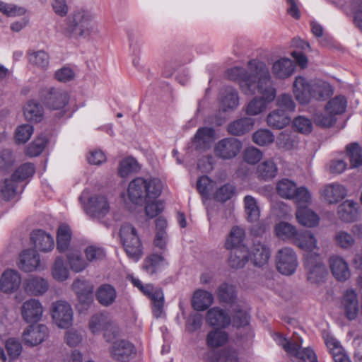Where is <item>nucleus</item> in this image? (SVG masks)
Returning a JSON list of instances; mask_svg holds the SVG:
<instances>
[{
  "mask_svg": "<svg viewBox=\"0 0 362 362\" xmlns=\"http://www.w3.org/2000/svg\"><path fill=\"white\" fill-rule=\"evenodd\" d=\"M225 76L227 79L238 83L244 95L260 94V96L253 97L245 105V112L249 116L263 113L276 96L269 68L265 62L259 59L250 60L247 70L241 66L228 69Z\"/></svg>",
  "mask_w": 362,
  "mask_h": 362,
  "instance_id": "obj_1",
  "label": "nucleus"
},
{
  "mask_svg": "<svg viewBox=\"0 0 362 362\" xmlns=\"http://www.w3.org/2000/svg\"><path fill=\"white\" fill-rule=\"evenodd\" d=\"M100 33L95 14L88 9L80 8L70 16L68 24L63 30L64 35L71 39L93 40Z\"/></svg>",
  "mask_w": 362,
  "mask_h": 362,
  "instance_id": "obj_2",
  "label": "nucleus"
},
{
  "mask_svg": "<svg viewBox=\"0 0 362 362\" xmlns=\"http://www.w3.org/2000/svg\"><path fill=\"white\" fill-rule=\"evenodd\" d=\"M293 94L300 104H308L312 100H324L332 93L330 84L320 79L308 80L302 76L295 78Z\"/></svg>",
  "mask_w": 362,
  "mask_h": 362,
  "instance_id": "obj_3",
  "label": "nucleus"
},
{
  "mask_svg": "<svg viewBox=\"0 0 362 362\" xmlns=\"http://www.w3.org/2000/svg\"><path fill=\"white\" fill-rule=\"evenodd\" d=\"M163 184L158 178L136 177L132 180L127 188L129 201L137 205L156 199L162 192Z\"/></svg>",
  "mask_w": 362,
  "mask_h": 362,
  "instance_id": "obj_4",
  "label": "nucleus"
},
{
  "mask_svg": "<svg viewBox=\"0 0 362 362\" xmlns=\"http://www.w3.org/2000/svg\"><path fill=\"white\" fill-rule=\"evenodd\" d=\"M216 295L221 302L231 305L230 310L234 313L232 320L234 326L243 327L249 324L250 315L244 304L236 300V291L233 285L221 284L217 289Z\"/></svg>",
  "mask_w": 362,
  "mask_h": 362,
  "instance_id": "obj_5",
  "label": "nucleus"
},
{
  "mask_svg": "<svg viewBox=\"0 0 362 362\" xmlns=\"http://www.w3.org/2000/svg\"><path fill=\"white\" fill-rule=\"evenodd\" d=\"M119 238L127 257L134 262L142 257V243L136 229L129 223H124L119 228Z\"/></svg>",
  "mask_w": 362,
  "mask_h": 362,
  "instance_id": "obj_6",
  "label": "nucleus"
},
{
  "mask_svg": "<svg viewBox=\"0 0 362 362\" xmlns=\"http://www.w3.org/2000/svg\"><path fill=\"white\" fill-rule=\"evenodd\" d=\"M79 201L85 212L92 218H101L109 212V203L104 195L91 194L89 190L86 189L79 197Z\"/></svg>",
  "mask_w": 362,
  "mask_h": 362,
  "instance_id": "obj_7",
  "label": "nucleus"
},
{
  "mask_svg": "<svg viewBox=\"0 0 362 362\" xmlns=\"http://www.w3.org/2000/svg\"><path fill=\"white\" fill-rule=\"evenodd\" d=\"M50 314L54 325L60 329L70 327L74 321V311L69 303L58 300L51 305Z\"/></svg>",
  "mask_w": 362,
  "mask_h": 362,
  "instance_id": "obj_8",
  "label": "nucleus"
},
{
  "mask_svg": "<svg viewBox=\"0 0 362 362\" xmlns=\"http://www.w3.org/2000/svg\"><path fill=\"white\" fill-rule=\"evenodd\" d=\"M274 341L281 346L288 354L292 355L303 362H317V356L313 350L306 348L300 349L301 343H293L284 338L281 334H275Z\"/></svg>",
  "mask_w": 362,
  "mask_h": 362,
  "instance_id": "obj_9",
  "label": "nucleus"
},
{
  "mask_svg": "<svg viewBox=\"0 0 362 362\" xmlns=\"http://www.w3.org/2000/svg\"><path fill=\"white\" fill-rule=\"evenodd\" d=\"M49 336V330L45 325L35 323L23 329L21 340L25 346L34 347L46 341Z\"/></svg>",
  "mask_w": 362,
  "mask_h": 362,
  "instance_id": "obj_10",
  "label": "nucleus"
},
{
  "mask_svg": "<svg viewBox=\"0 0 362 362\" xmlns=\"http://www.w3.org/2000/svg\"><path fill=\"white\" fill-rule=\"evenodd\" d=\"M275 258L276 268L281 274L291 275L296 270L298 257L293 248L285 247L279 250Z\"/></svg>",
  "mask_w": 362,
  "mask_h": 362,
  "instance_id": "obj_11",
  "label": "nucleus"
},
{
  "mask_svg": "<svg viewBox=\"0 0 362 362\" xmlns=\"http://www.w3.org/2000/svg\"><path fill=\"white\" fill-rule=\"evenodd\" d=\"M305 267L308 280L311 283L321 281L327 274L319 253L307 254L305 257Z\"/></svg>",
  "mask_w": 362,
  "mask_h": 362,
  "instance_id": "obj_12",
  "label": "nucleus"
},
{
  "mask_svg": "<svg viewBox=\"0 0 362 362\" xmlns=\"http://www.w3.org/2000/svg\"><path fill=\"white\" fill-rule=\"evenodd\" d=\"M46 106L52 110H62L69 103V93L59 88H49L42 93Z\"/></svg>",
  "mask_w": 362,
  "mask_h": 362,
  "instance_id": "obj_13",
  "label": "nucleus"
},
{
  "mask_svg": "<svg viewBox=\"0 0 362 362\" xmlns=\"http://www.w3.org/2000/svg\"><path fill=\"white\" fill-rule=\"evenodd\" d=\"M242 148V143L235 138L228 137L218 141L214 146L215 155L221 159L229 160L235 157Z\"/></svg>",
  "mask_w": 362,
  "mask_h": 362,
  "instance_id": "obj_14",
  "label": "nucleus"
},
{
  "mask_svg": "<svg viewBox=\"0 0 362 362\" xmlns=\"http://www.w3.org/2000/svg\"><path fill=\"white\" fill-rule=\"evenodd\" d=\"M44 308L41 302L35 298L25 300L21 305L22 319L27 323L37 322L42 319Z\"/></svg>",
  "mask_w": 362,
  "mask_h": 362,
  "instance_id": "obj_15",
  "label": "nucleus"
},
{
  "mask_svg": "<svg viewBox=\"0 0 362 362\" xmlns=\"http://www.w3.org/2000/svg\"><path fill=\"white\" fill-rule=\"evenodd\" d=\"M18 267L25 272H31L43 270L45 266L41 263L40 255L35 250L28 249L21 252Z\"/></svg>",
  "mask_w": 362,
  "mask_h": 362,
  "instance_id": "obj_16",
  "label": "nucleus"
},
{
  "mask_svg": "<svg viewBox=\"0 0 362 362\" xmlns=\"http://www.w3.org/2000/svg\"><path fill=\"white\" fill-rule=\"evenodd\" d=\"M220 107L223 112H233L240 105L238 91L233 87L223 88L219 93Z\"/></svg>",
  "mask_w": 362,
  "mask_h": 362,
  "instance_id": "obj_17",
  "label": "nucleus"
},
{
  "mask_svg": "<svg viewBox=\"0 0 362 362\" xmlns=\"http://www.w3.org/2000/svg\"><path fill=\"white\" fill-rule=\"evenodd\" d=\"M21 276L12 269L5 270L0 277V291L10 294L16 292L21 285Z\"/></svg>",
  "mask_w": 362,
  "mask_h": 362,
  "instance_id": "obj_18",
  "label": "nucleus"
},
{
  "mask_svg": "<svg viewBox=\"0 0 362 362\" xmlns=\"http://www.w3.org/2000/svg\"><path fill=\"white\" fill-rule=\"evenodd\" d=\"M321 199L329 204H335L346 196V188L339 183H331L322 187L320 191Z\"/></svg>",
  "mask_w": 362,
  "mask_h": 362,
  "instance_id": "obj_19",
  "label": "nucleus"
},
{
  "mask_svg": "<svg viewBox=\"0 0 362 362\" xmlns=\"http://www.w3.org/2000/svg\"><path fill=\"white\" fill-rule=\"evenodd\" d=\"M337 216L344 223L356 221L361 216L360 206L352 200H346L338 206Z\"/></svg>",
  "mask_w": 362,
  "mask_h": 362,
  "instance_id": "obj_20",
  "label": "nucleus"
},
{
  "mask_svg": "<svg viewBox=\"0 0 362 362\" xmlns=\"http://www.w3.org/2000/svg\"><path fill=\"white\" fill-rule=\"evenodd\" d=\"M293 244L300 249L306 251L308 254L317 253L315 250H319L317 239L315 234L308 230H299Z\"/></svg>",
  "mask_w": 362,
  "mask_h": 362,
  "instance_id": "obj_21",
  "label": "nucleus"
},
{
  "mask_svg": "<svg viewBox=\"0 0 362 362\" xmlns=\"http://www.w3.org/2000/svg\"><path fill=\"white\" fill-rule=\"evenodd\" d=\"M23 288L28 295L40 296L47 292L49 283L42 277L33 275L25 279Z\"/></svg>",
  "mask_w": 362,
  "mask_h": 362,
  "instance_id": "obj_22",
  "label": "nucleus"
},
{
  "mask_svg": "<svg viewBox=\"0 0 362 362\" xmlns=\"http://www.w3.org/2000/svg\"><path fill=\"white\" fill-rule=\"evenodd\" d=\"M248 259L256 266H263L266 264L271 255L269 248L261 243H255L252 247L247 250Z\"/></svg>",
  "mask_w": 362,
  "mask_h": 362,
  "instance_id": "obj_23",
  "label": "nucleus"
},
{
  "mask_svg": "<svg viewBox=\"0 0 362 362\" xmlns=\"http://www.w3.org/2000/svg\"><path fill=\"white\" fill-rule=\"evenodd\" d=\"M72 289L76 293L81 303L88 305L93 302V286L89 281L76 279L72 284Z\"/></svg>",
  "mask_w": 362,
  "mask_h": 362,
  "instance_id": "obj_24",
  "label": "nucleus"
},
{
  "mask_svg": "<svg viewBox=\"0 0 362 362\" xmlns=\"http://www.w3.org/2000/svg\"><path fill=\"white\" fill-rule=\"evenodd\" d=\"M295 71L293 62L287 57H281L276 60L272 66L274 76L279 79H286L291 76Z\"/></svg>",
  "mask_w": 362,
  "mask_h": 362,
  "instance_id": "obj_25",
  "label": "nucleus"
},
{
  "mask_svg": "<svg viewBox=\"0 0 362 362\" xmlns=\"http://www.w3.org/2000/svg\"><path fill=\"white\" fill-rule=\"evenodd\" d=\"M30 238L35 247L42 252H50L54 247V240L49 234L42 230L32 232Z\"/></svg>",
  "mask_w": 362,
  "mask_h": 362,
  "instance_id": "obj_26",
  "label": "nucleus"
},
{
  "mask_svg": "<svg viewBox=\"0 0 362 362\" xmlns=\"http://www.w3.org/2000/svg\"><path fill=\"white\" fill-rule=\"evenodd\" d=\"M329 267L334 276L340 281H344L351 276L348 263L340 256H332L329 259Z\"/></svg>",
  "mask_w": 362,
  "mask_h": 362,
  "instance_id": "obj_27",
  "label": "nucleus"
},
{
  "mask_svg": "<svg viewBox=\"0 0 362 362\" xmlns=\"http://www.w3.org/2000/svg\"><path fill=\"white\" fill-rule=\"evenodd\" d=\"M215 139V131L211 127L198 129L193 139V144L199 150L209 149Z\"/></svg>",
  "mask_w": 362,
  "mask_h": 362,
  "instance_id": "obj_28",
  "label": "nucleus"
},
{
  "mask_svg": "<svg viewBox=\"0 0 362 362\" xmlns=\"http://www.w3.org/2000/svg\"><path fill=\"white\" fill-rule=\"evenodd\" d=\"M324 339L335 362H351L337 339L329 334L324 335Z\"/></svg>",
  "mask_w": 362,
  "mask_h": 362,
  "instance_id": "obj_29",
  "label": "nucleus"
},
{
  "mask_svg": "<svg viewBox=\"0 0 362 362\" xmlns=\"http://www.w3.org/2000/svg\"><path fill=\"white\" fill-rule=\"evenodd\" d=\"M296 218L299 224L308 228L316 227L320 222L319 216L308 206L298 207Z\"/></svg>",
  "mask_w": 362,
  "mask_h": 362,
  "instance_id": "obj_30",
  "label": "nucleus"
},
{
  "mask_svg": "<svg viewBox=\"0 0 362 362\" xmlns=\"http://www.w3.org/2000/svg\"><path fill=\"white\" fill-rule=\"evenodd\" d=\"M206 321L211 326L225 327L230 324V318L223 310L214 307L208 310Z\"/></svg>",
  "mask_w": 362,
  "mask_h": 362,
  "instance_id": "obj_31",
  "label": "nucleus"
},
{
  "mask_svg": "<svg viewBox=\"0 0 362 362\" xmlns=\"http://www.w3.org/2000/svg\"><path fill=\"white\" fill-rule=\"evenodd\" d=\"M214 302V296L211 292L199 289L194 291L192 299V305L197 311H204Z\"/></svg>",
  "mask_w": 362,
  "mask_h": 362,
  "instance_id": "obj_32",
  "label": "nucleus"
},
{
  "mask_svg": "<svg viewBox=\"0 0 362 362\" xmlns=\"http://www.w3.org/2000/svg\"><path fill=\"white\" fill-rule=\"evenodd\" d=\"M298 231L295 226L285 221H280L274 226V233L279 239L293 243Z\"/></svg>",
  "mask_w": 362,
  "mask_h": 362,
  "instance_id": "obj_33",
  "label": "nucleus"
},
{
  "mask_svg": "<svg viewBox=\"0 0 362 362\" xmlns=\"http://www.w3.org/2000/svg\"><path fill=\"white\" fill-rule=\"evenodd\" d=\"M343 304L346 317L349 320H354L358 315V303L357 295L354 289L346 291L344 295Z\"/></svg>",
  "mask_w": 362,
  "mask_h": 362,
  "instance_id": "obj_34",
  "label": "nucleus"
},
{
  "mask_svg": "<svg viewBox=\"0 0 362 362\" xmlns=\"http://www.w3.org/2000/svg\"><path fill=\"white\" fill-rule=\"evenodd\" d=\"M72 237L71 228L66 223L59 225L57 233V248L60 252H64L69 248Z\"/></svg>",
  "mask_w": 362,
  "mask_h": 362,
  "instance_id": "obj_35",
  "label": "nucleus"
},
{
  "mask_svg": "<svg viewBox=\"0 0 362 362\" xmlns=\"http://www.w3.org/2000/svg\"><path fill=\"white\" fill-rule=\"evenodd\" d=\"M23 110L24 117L28 121L39 122L43 118V107L35 100L28 101L25 104Z\"/></svg>",
  "mask_w": 362,
  "mask_h": 362,
  "instance_id": "obj_36",
  "label": "nucleus"
},
{
  "mask_svg": "<svg viewBox=\"0 0 362 362\" xmlns=\"http://www.w3.org/2000/svg\"><path fill=\"white\" fill-rule=\"evenodd\" d=\"M255 125V119L251 117H242L231 122L228 126L230 134L240 136L250 132Z\"/></svg>",
  "mask_w": 362,
  "mask_h": 362,
  "instance_id": "obj_37",
  "label": "nucleus"
},
{
  "mask_svg": "<svg viewBox=\"0 0 362 362\" xmlns=\"http://www.w3.org/2000/svg\"><path fill=\"white\" fill-rule=\"evenodd\" d=\"M245 239L244 230L238 226H234L231 228L230 232L226 240L225 247L227 250L244 249L243 245Z\"/></svg>",
  "mask_w": 362,
  "mask_h": 362,
  "instance_id": "obj_38",
  "label": "nucleus"
},
{
  "mask_svg": "<svg viewBox=\"0 0 362 362\" xmlns=\"http://www.w3.org/2000/svg\"><path fill=\"white\" fill-rule=\"evenodd\" d=\"M167 225V221L163 217H158L156 221V233L153 245L160 250H164L168 243Z\"/></svg>",
  "mask_w": 362,
  "mask_h": 362,
  "instance_id": "obj_39",
  "label": "nucleus"
},
{
  "mask_svg": "<svg viewBox=\"0 0 362 362\" xmlns=\"http://www.w3.org/2000/svg\"><path fill=\"white\" fill-rule=\"evenodd\" d=\"M112 357L117 360H123L134 353V346L124 340H116L111 349Z\"/></svg>",
  "mask_w": 362,
  "mask_h": 362,
  "instance_id": "obj_40",
  "label": "nucleus"
},
{
  "mask_svg": "<svg viewBox=\"0 0 362 362\" xmlns=\"http://www.w3.org/2000/svg\"><path fill=\"white\" fill-rule=\"evenodd\" d=\"M291 121L289 114L279 109L271 112L267 117L268 126L274 129H282Z\"/></svg>",
  "mask_w": 362,
  "mask_h": 362,
  "instance_id": "obj_41",
  "label": "nucleus"
},
{
  "mask_svg": "<svg viewBox=\"0 0 362 362\" xmlns=\"http://www.w3.org/2000/svg\"><path fill=\"white\" fill-rule=\"evenodd\" d=\"M117 291L110 284H103L96 291V298L103 306L111 305L116 299Z\"/></svg>",
  "mask_w": 362,
  "mask_h": 362,
  "instance_id": "obj_42",
  "label": "nucleus"
},
{
  "mask_svg": "<svg viewBox=\"0 0 362 362\" xmlns=\"http://www.w3.org/2000/svg\"><path fill=\"white\" fill-rule=\"evenodd\" d=\"M228 340L226 332L216 329L210 331L206 337V343L209 348L216 349L223 346Z\"/></svg>",
  "mask_w": 362,
  "mask_h": 362,
  "instance_id": "obj_43",
  "label": "nucleus"
},
{
  "mask_svg": "<svg viewBox=\"0 0 362 362\" xmlns=\"http://www.w3.org/2000/svg\"><path fill=\"white\" fill-rule=\"evenodd\" d=\"M29 63L41 70H46L49 65V55L44 50L30 51L28 53Z\"/></svg>",
  "mask_w": 362,
  "mask_h": 362,
  "instance_id": "obj_44",
  "label": "nucleus"
},
{
  "mask_svg": "<svg viewBox=\"0 0 362 362\" xmlns=\"http://www.w3.org/2000/svg\"><path fill=\"white\" fill-rule=\"evenodd\" d=\"M167 265L168 262L162 255L153 254L146 257L144 267L148 273L153 274Z\"/></svg>",
  "mask_w": 362,
  "mask_h": 362,
  "instance_id": "obj_45",
  "label": "nucleus"
},
{
  "mask_svg": "<svg viewBox=\"0 0 362 362\" xmlns=\"http://www.w3.org/2000/svg\"><path fill=\"white\" fill-rule=\"evenodd\" d=\"M67 262L71 271L79 273L86 269L88 263L76 250L69 251L66 255Z\"/></svg>",
  "mask_w": 362,
  "mask_h": 362,
  "instance_id": "obj_46",
  "label": "nucleus"
},
{
  "mask_svg": "<svg viewBox=\"0 0 362 362\" xmlns=\"http://www.w3.org/2000/svg\"><path fill=\"white\" fill-rule=\"evenodd\" d=\"M51 274L53 279L57 281H64L69 277V271L62 257L55 259L52 266Z\"/></svg>",
  "mask_w": 362,
  "mask_h": 362,
  "instance_id": "obj_47",
  "label": "nucleus"
},
{
  "mask_svg": "<svg viewBox=\"0 0 362 362\" xmlns=\"http://www.w3.org/2000/svg\"><path fill=\"white\" fill-rule=\"evenodd\" d=\"M297 188L296 183L288 179H282L276 184V192L281 197L286 199L293 198Z\"/></svg>",
  "mask_w": 362,
  "mask_h": 362,
  "instance_id": "obj_48",
  "label": "nucleus"
},
{
  "mask_svg": "<svg viewBox=\"0 0 362 362\" xmlns=\"http://www.w3.org/2000/svg\"><path fill=\"white\" fill-rule=\"evenodd\" d=\"M110 326V324L107 316L103 313H98L92 316L88 323L89 329L94 334H98L103 330H107Z\"/></svg>",
  "mask_w": 362,
  "mask_h": 362,
  "instance_id": "obj_49",
  "label": "nucleus"
},
{
  "mask_svg": "<svg viewBox=\"0 0 362 362\" xmlns=\"http://www.w3.org/2000/svg\"><path fill=\"white\" fill-rule=\"evenodd\" d=\"M245 209L249 221H257L260 216L259 206L256 199L252 196L247 195L244 198Z\"/></svg>",
  "mask_w": 362,
  "mask_h": 362,
  "instance_id": "obj_50",
  "label": "nucleus"
},
{
  "mask_svg": "<svg viewBox=\"0 0 362 362\" xmlns=\"http://www.w3.org/2000/svg\"><path fill=\"white\" fill-rule=\"evenodd\" d=\"M140 170L138 162L132 157H127L121 160L118 168L120 177H126Z\"/></svg>",
  "mask_w": 362,
  "mask_h": 362,
  "instance_id": "obj_51",
  "label": "nucleus"
},
{
  "mask_svg": "<svg viewBox=\"0 0 362 362\" xmlns=\"http://www.w3.org/2000/svg\"><path fill=\"white\" fill-rule=\"evenodd\" d=\"M277 172V166L272 159L263 161L257 166V169L258 175L264 180L274 178L276 177Z\"/></svg>",
  "mask_w": 362,
  "mask_h": 362,
  "instance_id": "obj_52",
  "label": "nucleus"
},
{
  "mask_svg": "<svg viewBox=\"0 0 362 362\" xmlns=\"http://www.w3.org/2000/svg\"><path fill=\"white\" fill-rule=\"evenodd\" d=\"M48 139L44 134L37 136L27 147L26 154L30 157L37 156L42 153Z\"/></svg>",
  "mask_w": 362,
  "mask_h": 362,
  "instance_id": "obj_53",
  "label": "nucleus"
},
{
  "mask_svg": "<svg viewBox=\"0 0 362 362\" xmlns=\"http://www.w3.org/2000/svg\"><path fill=\"white\" fill-rule=\"evenodd\" d=\"M248 260L247 250L246 248L234 249L231 252L228 259L230 267L236 269L243 267Z\"/></svg>",
  "mask_w": 362,
  "mask_h": 362,
  "instance_id": "obj_54",
  "label": "nucleus"
},
{
  "mask_svg": "<svg viewBox=\"0 0 362 362\" xmlns=\"http://www.w3.org/2000/svg\"><path fill=\"white\" fill-rule=\"evenodd\" d=\"M275 136L269 129H259L252 134V141L259 146H268L274 141Z\"/></svg>",
  "mask_w": 362,
  "mask_h": 362,
  "instance_id": "obj_55",
  "label": "nucleus"
},
{
  "mask_svg": "<svg viewBox=\"0 0 362 362\" xmlns=\"http://www.w3.org/2000/svg\"><path fill=\"white\" fill-rule=\"evenodd\" d=\"M334 239L336 245L344 250L351 249L356 243L354 236L351 233L342 230L336 232Z\"/></svg>",
  "mask_w": 362,
  "mask_h": 362,
  "instance_id": "obj_56",
  "label": "nucleus"
},
{
  "mask_svg": "<svg viewBox=\"0 0 362 362\" xmlns=\"http://www.w3.org/2000/svg\"><path fill=\"white\" fill-rule=\"evenodd\" d=\"M297 143L296 136L287 131L282 132L277 136L276 144L279 148L284 150H291L296 146Z\"/></svg>",
  "mask_w": 362,
  "mask_h": 362,
  "instance_id": "obj_57",
  "label": "nucleus"
},
{
  "mask_svg": "<svg viewBox=\"0 0 362 362\" xmlns=\"http://www.w3.org/2000/svg\"><path fill=\"white\" fill-rule=\"evenodd\" d=\"M34 132V128L31 124H23L16 127L14 134L15 141L18 144H25Z\"/></svg>",
  "mask_w": 362,
  "mask_h": 362,
  "instance_id": "obj_58",
  "label": "nucleus"
},
{
  "mask_svg": "<svg viewBox=\"0 0 362 362\" xmlns=\"http://www.w3.org/2000/svg\"><path fill=\"white\" fill-rule=\"evenodd\" d=\"M346 100L343 96H337L329 100L326 105V112H330L334 117L336 115L341 114L345 111Z\"/></svg>",
  "mask_w": 362,
  "mask_h": 362,
  "instance_id": "obj_59",
  "label": "nucleus"
},
{
  "mask_svg": "<svg viewBox=\"0 0 362 362\" xmlns=\"http://www.w3.org/2000/svg\"><path fill=\"white\" fill-rule=\"evenodd\" d=\"M234 194L235 187L230 184H226L213 191L211 195L215 200L225 202L231 199Z\"/></svg>",
  "mask_w": 362,
  "mask_h": 362,
  "instance_id": "obj_60",
  "label": "nucleus"
},
{
  "mask_svg": "<svg viewBox=\"0 0 362 362\" xmlns=\"http://www.w3.org/2000/svg\"><path fill=\"white\" fill-rule=\"evenodd\" d=\"M276 105L278 109L289 114L293 112L296 109V103L292 96L288 93L280 94L276 98Z\"/></svg>",
  "mask_w": 362,
  "mask_h": 362,
  "instance_id": "obj_61",
  "label": "nucleus"
},
{
  "mask_svg": "<svg viewBox=\"0 0 362 362\" xmlns=\"http://www.w3.org/2000/svg\"><path fill=\"white\" fill-rule=\"evenodd\" d=\"M346 150L350 158L352 168L362 167V149L356 143L351 144L346 146Z\"/></svg>",
  "mask_w": 362,
  "mask_h": 362,
  "instance_id": "obj_62",
  "label": "nucleus"
},
{
  "mask_svg": "<svg viewBox=\"0 0 362 362\" xmlns=\"http://www.w3.org/2000/svg\"><path fill=\"white\" fill-rule=\"evenodd\" d=\"M215 183L207 176H202L199 178L197 183V189L200 194L205 198H208L214 189Z\"/></svg>",
  "mask_w": 362,
  "mask_h": 362,
  "instance_id": "obj_63",
  "label": "nucleus"
},
{
  "mask_svg": "<svg viewBox=\"0 0 362 362\" xmlns=\"http://www.w3.org/2000/svg\"><path fill=\"white\" fill-rule=\"evenodd\" d=\"M5 347L11 359H16L22 352V344L21 341L14 337L8 338L5 342Z\"/></svg>",
  "mask_w": 362,
  "mask_h": 362,
  "instance_id": "obj_64",
  "label": "nucleus"
}]
</instances>
